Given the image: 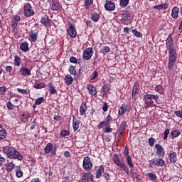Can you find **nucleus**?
<instances>
[{
    "instance_id": "obj_8",
    "label": "nucleus",
    "mask_w": 182,
    "mask_h": 182,
    "mask_svg": "<svg viewBox=\"0 0 182 182\" xmlns=\"http://www.w3.org/2000/svg\"><path fill=\"white\" fill-rule=\"evenodd\" d=\"M8 157L9 159H17V160H22L23 159V156L14 148L10 151V154H9Z\"/></svg>"
},
{
    "instance_id": "obj_9",
    "label": "nucleus",
    "mask_w": 182,
    "mask_h": 182,
    "mask_svg": "<svg viewBox=\"0 0 182 182\" xmlns=\"http://www.w3.org/2000/svg\"><path fill=\"white\" fill-rule=\"evenodd\" d=\"M155 149H156V155L158 156V157L159 159H163V157H164V155L166 154L163 146H161L160 144H156Z\"/></svg>"
},
{
    "instance_id": "obj_50",
    "label": "nucleus",
    "mask_w": 182,
    "mask_h": 182,
    "mask_svg": "<svg viewBox=\"0 0 182 182\" xmlns=\"http://www.w3.org/2000/svg\"><path fill=\"white\" fill-rule=\"evenodd\" d=\"M109 52H110V48L107 47V46H105L103 47L102 50V53L104 55H107V53H109Z\"/></svg>"
},
{
    "instance_id": "obj_19",
    "label": "nucleus",
    "mask_w": 182,
    "mask_h": 182,
    "mask_svg": "<svg viewBox=\"0 0 182 182\" xmlns=\"http://www.w3.org/2000/svg\"><path fill=\"white\" fill-rule=\"evenodd\" d=\"M128 105H122L119 110H118V115L119 116H123L126 112H129V109H127Z\"/></svg>"
},
{
    "instance_id": "obj_45",
    "label": "nucleus",
    "mask_w": 182,
    "mask_h": 182,
    "mask_svg": "<svg viewBox=\"0 0 182 182\" xmlns=\"http://www.w3.org/2000/svg\"><path fill=\"white\" fill-rule=\"evenodd\" d=\"M15 167V165L13 163H9L7 164L6 169L7 171H12Z\"/></svg>"
},
{
    "instance_id": "obj_35",
    "label": "nucleus",
    "mask_w": 182,
    "mask_h": 182,
    "mask_svg": "<svg viewBox=\"0 0 182 182\" xmlns=\"http://www.w3.org/2000/svg\"><path fill=\"white\" fill-rule=\"evenodd\" d=\"M99 18H100V15L98 14L97 13H94L91 14V19L94 22H98Z\"/></svg>"
},
{
    "instance_id": "obj_21",
    "label": "nucleus",
    "mask_w": 182,
    "mask_h": 182,
    "mask_svg": "<svg viewBox=\"0 0 182 182\" xmlns=\"http://www.w3.org/2000/svg\"><path fill=\"white\" fill-rule=\"evenodd\" d=\"M143 100L144 102L145 107H153L154 106V102L151 100H149L146 97H144Z\"/></svg>"
},
{
    "instance_id": "obj_51",
    "label": "nucleus",
    "mask_w": 182,
    "mask_h": 182,
    "mask_svg": "<svg viewBox=\"0 0 182 182\" xmlns=\"http://www.w3.org/2000/svg\"><path fill=\"white\" fill-rule=\"evenodd\" d=\"M105 126H109V123H107L105 120L99 124L98 129H103Z\"/></svg>"
},
{
    "instance_id": "obj_42",
    "label": "nucleus",
    "mask_w": 182,
    "mask_h": 182,
    "mask_svg": "<svg viewBox=\"0 0 182 182\" xmlns=\"http://www.w3.org/2000/svg\"><path fill=\"white\" fill-rule=\"evenodd\" d=\"M132 32L133 35H134L136 38H142L143 35H141V33H140L139 31H136V29L132 30Z\"/></svg>"
},
{
    "instance_id": "obj_59",
    "label": "nucleus",
    "mask_w": 182,
    "mask_h": 182,
    "mask_svg": "<svg viewBox=\"0 0 182 182\" xmlns=\"http://www.w3.org/2000/svg\"><path fill=\"white\" fill-rule=\"evenodd\" d=\"M103 176H104V178H105L106 181H110L111 180L110 174L105 172Z\"/></svg>"
},
{
    "instance_id": "obj_28",
    "label": "nucleus",
    "mask_w": 182,
    "mask_h": 182,
    "mask_svg": "<svg viewBox=\"0 0 182 182\" xmlns=\"http://www.w3.org/2000/svg\"><path fill=\"white\" fill-rule=\"evenodd\" d=\"M169 157L171 163L174 164L177 161V154L176 152L171 153Z\"/></svg>"
},
{
    "instance_id": "obj_41",
    "label": "nucleus",
    "mask_w": 182,
    "mask_h": 182,
    "mask_svg": "<svg viewBox=\"0 0 182 182\" xmlns=\"http://www.w3.org/2000/svg\"><path fill=\"white\" fill-rule=\"evenodd\" d=\"M6 131L5 129H1L0 131V140H4L6 137Z\"/></svg>"
},
{
    "instance_id": "obj_22",
    "label": "nucleus",
    "mask_w": 182,
    "mask_h": 182,
    "mask_svg": "<svg viewBox=\"0 0 182 182\" xmlns=\"http://www.w3.org/2000/svg\"><path fill=\"white\" fill-rule=\"evenodd\" d=\"M64 80L67 86H70V85L73 83V77H72V75H70V74H68L67 75H65Z\"/></svg>"
},
{
    "instance_id": "obj_36",
    "label": "nucleus",
    "mask_w": 182,
    "mask_h": 182,
    "mask_svg": "<svg viewBox=\"0 0 182 182\" xmlns=\"http://www.w3.org/2000/svg\"><path fill=\"white\" fill-rule=\"evenodd\" d=\"M68 72L70 75L76 76V69L75 68V66L70 65L68 68Z\"/></svg>"
},
{
    "instance_id": "obj_31",
    "label": "nucleus",
    "mask_w": 182,
    "mask_h": 182,
    "mask_svg": "<svg viewBox=\"0 0 182 182\" xmlns=\"http://www.w3.org/2000/svg\"><path fill=\"white\" fill-rule=\"evenodd\" d=\"M155 91L159 93V95H163L164 93V88L163 86L158 85L155 87Z\"/></svg>"
},
{
    "instance_id": "obj_55",
    "label": "nucleus",
    "mask_w": 182,
    "mask_h": 182,
    "mask_svg": "<svg viewBox=\"0 0 182 182\" xmlns=\"http://www.w3.org/2000/svg\"><path fill=\"white\" fill-rule=\"evenodd\" d=\"M174 114H176V116H177V117L182 119V111L181 110L174 111Z\"/></svg>"
},
{
    "instance_id": "obj_64",
    "label": "nucleus",
    "mask_w": 182,
    "mask_h": 182,
    "mask_svg": "<svg viewBox=\"0 0 182 182\" xmlns=\"http://www.w3.org/2000/svg\"><path fill=\"white\" fill-rule=\"evenodd\" d=\"M81 70H79V73H76L75 75V79H80L82 77V72H80Z\"/></svg>"
},
{
    "instance_id": "obj_20",
    "label": "nucleus",
    "mask_w": 182,
    "mask_h": 182,
    "mask_svg": "<svg viewBox=\"0 0 182 182\" xmlns=\"http://www.w3.org/2000/svg\"><path fill=\"white\" fill-rule=\"evenodd\" d=\"M144 97H146V99L149 100H154L156 102H159V95H151V94H146Z\"/></svg>"
},
{
    "instance_id": "obj_40",
    "label": "nucleus",
    "mask_w": 182,
    "mask_h": 182,
    "mask_svg": "<svg viewBox=\"0 0 182 182\" xmlns=\"http://www.w3.org/2000/svg\"><path fill=\"white\" fill-rule=\"evenodd\" d=\"M85 9H89L90 5H93V0H85Z\"/></svg>"
},
{
    "instance_id": "obj_60",
    "label": "nucleus",
    "mask_w": 182,
    "mask_h": 182,
    "mask_svg": "<svg viewBox=\"0 0 182 182\" xmlns=\"http://www.w3.org/2000/svg\"><path fill=\"white\" fill-rule=\"evenodd\" d=\"M70 63H77V59L76 58V57L71 56L70 58Z\"/></svg>"
},
{
    "instance_id": "obj_63",
    "label": "nucleus",
    "mask_w": 182,
    "mask_h": 182,
    "mask_svg": "<svg viewBox=\"0 0 182 182\" xmlns=\"http://www.w3.org/2000/svg\"><path fill=\"white\" fill-rule=\"evenodd\" d=\"M109 109V105H107V103L104 102V105L102 106V110L103 112H106Z\"/></svg>"
},
{
    "instance_id": "obj_33",
    "label": "nucleus",
    "mask_w": 182,
    "mask_h": 182,
    "mask_svg": "<svg viewBox=\"0 0 182 182\" xmlns=\"http://www.w3.org/2000/svg\"><path fill=\"white\" fill-rule=\"evenodd\" d=\"M127 126V123L126 122V121H122L119 125V131L124 132V130H126Z\"/></svg>"
},
{
    "instance_id": "obj_13",
    "label": "nucleus",
    "mask_w": 182,
    "mask_h": 182,
    "mask_svg": "<svg viewBox=\"0 0 182 182\" xmlns=\"http://www.w3.org/2000/svg\"><path fill=\"white\" fill-rule=\"evenodd\" d=\"M87 89L90 95V96H96L97 95V90H96V87L93 86L92 84H89L87 85Z\"/></svg>"
},
{
    "instance_id": "obj_1",
    "label": "nucleus",
    "mask_w": 182,
    "mask_h": 182,
    "mask_svg": "<svg viewBox=\"0 0 182 182\" xmlns=\"http://www.w3.org/2000/svg\"><path fill=\"white\" fill-rule=\"evenodd\" d=\"M166 45L169 53L168 69L171 70L177 60V53L174 50V40L171 36L167 38Z\"/></svg>"
},
{
    "instance_id": "obj_53",
    "label": "nucleus",
    "mask_w": 182,
    "mask_h": 182,
    "mask_svg": "<svg viewBox=\"0 0 182 182\" xmlns=\"http://www.w3.org/2000/svg\"><path fill=\"white\" fill-rule=\"evenodd\" d=\"M149 146L151 147H153V146H154V143H156V139L151 137L149 139Z\"/></svg>"
},
{
    "instance_id": "obj_7",
    "label": "nucleus",
    "mask_w": 182,
    "mask_h": 182,
    "mask_svg": "<svg viewBox=\"0 0 182 182\" xmlns=\"http://www.w3.org/2000/svg\"><path fill=\"white\" fill-rule=\"evenodd\" d=\"M93 56V48L92 47L87 48L84 50L82 53V58L85 60H90V58Z\"/></svg>"
},
{
    "instance_id": "obj_15",
    "label": "nucleus",
    "mask_w": 182,
    "mask_h": 182,
    "mask_svg": "<svg viewBox=\"0 0 182 182\" xmlns=\"http://www.w3.org/2000/svg\"><path fill=\"white\" fill-rule=\"evenodd\" d=\"M41 23L46 26V28H49L51 25V20L49 19V16L42 17L41 18Z\"/></svg>"
},
{
    "instance_id": "obj_54",
    "label": "nucleus",
    "mask_w": 182,
    "mask_h": 182,
    "mask_svg": "<svg viewBox=\"0 0 182 182\" xmlns=\"http://www.w3.org/2000/svg\"><path fill=\"white\" fill-rule=\"evenodd\" d=\"M110 90V86L109 85H105L102 87V92L107 93Z\"/></svg>"
},
{
    "instance_id": "obj_5",
    "label": "nucleus",
    "mask_w": 182,
    "mask_h": 182,
    "mask_svg": "<svg viewBox=\"0 0 182 182\" xmlns=\"http://www.w3.org/2000/svg\"><path fill=\"white\" fill-rule=\"evenodd\" d=\"M119 15L122 18V23H127V22L132 19V14L129 12L122 11Z\"/></svg>"
},
{
    "instance_id": "obj_61",
    "label": "nucleus",
    "mask_w": 182,
    "mask_h": 182,
    "mask_svg": "<svg viewBox=\"0 0 182 182\" xmlns=\"http://www.w3.org/2000/svg\"><path fill=\"white\" fill-rule=\"evenodd\" d=\"M23 117H24L23 122H28V119L30 117V114L28 112H25L24 114H23Z\"/></svg>"
},
{
    "instance_id": "obj_30",
    "label": "nucleus",
    "mask_w": 182,
    "mask_h": 182,
    "mask_svg": "<svg viewBox=\"0 0 182 182\" xmlns=\"http://www.w3.org/2000/svg\"><path fill=\"white\" fill-rule=\"evenodd\" d=\"M180 134H181V132H180V131H178V129H174L171 132V136L172 137L171 139H176L178 136H180Z\"/></svg>"
},
{
    "instance_id": "obj_6",
    "label": "nucleus",
    "mask_w": 182,
    "mask_h": 182,
    "mask_svg": "<svg viewBox=\"0 0 182 182\" xmlns=\"http://www.w3.org/2000/svg\"><path fill=\"white\" fill-rule=\"evenodd\" d=\"M23 14L25 16H32L35 14V11L32 9L31 4H26L24 6Z\"/></svg>"
},
{
    "instance_id": "obj_11",
    "label": "nucleus",
    "mask_w": 182,
    "mask_h": 182,
    "mask_svg": "<svg viewBox=\"0 0 182 182\" xmlns=\"http://www.w3.org/2000/svg\"><path fill=\"white\" fill-rule=\"evenodd\" d=\"M82 182H94L93 181V176L92 173L87 172L82 175Z\"/></svg>"
},
{
    "instance_id": "obj_57",
    "label": "nucleus",
    "mask_w": 182,
    "mask_h": 182,
    "mask_svg": "<svg viewBox=\"0 0 182 182\" xmlns=\"http://www.w3.org/2000/svg\"><path fill=\"white\" fill-rule=\"evenodd\" d=\"M6 93V87H0V95H5Z\"/></svg>"
},
{
    "instance_id": "obj_32",
    "label": "nucleus",
    "mask_w": 182,
    "mask_h": 182,
    "mask_svg": "<svg viewBox=\"0 0 182 182\" xmlns=\"http://www.w3.org/2000/svg\"><path fill=\"white\" fill-rule=\"evenodd\" d=\"M118 167H120V168H122L125 174H129V168H127V165H126V164L122 163L120 165L118 166Z\"/></svg>"
},
{
    "instance_id": "obj_24",
    "label": "nucleus",
    "mask_w": 182,
    "mask_h": 182,
    "mask_svg": "<svg viewBox=\"0 0 182 182\" xmlns=\"http://www.w3.org/2000/svg\"><path fill=\"white\" fill-rule=\"evenodd\" d=\"M86 110H87V105L86 102H84L81 105L80 108V116H83L86 113Z\"/></svg>"
},
{
    "instance_id": "obj_43",
    "label": "nucleus",
    "mask_w": 182,
    "mask_h": 182,
    "mask_svg": "<svg viewBox=\"0 0 182 182\" xmlns=\"http://www.w3.org/2000/svg\"><path fill=\"white\" fill-rule=\"evenodd\" d=\"M97 76H99V73H97V71H93L90 77V80H95L97 77Z\"/></svg>"
},
{
    "instance_id": "obj_12",
    "label": "nucleus",
    "mask_w": 182,
    "mask_h": 182,
    "mask_svg": "<svg viewBox=\"0 0 182 182\" xmlns=\"http://www.w3.org/2000/svg\"><path fill=\"white\" fill-rule=\"evenodd\" d=\"M50 8L52 11H61L62 6L60 4H59V2L52 1L50 4Z\"/></svg>"
},
{
    "instance_id": "obj_62",
    "label": "nucleus",
    "mask_w": 182,
    "mask_h": 182,
    "mask_svg": "<svg viewBox=\"0 0 182 182\" xmlns=\"http://www.w3.org/2000/svg\"><path fill=\"white\" fill-rule=\"evenodd\" d=\"M105 133H112V132H113V129L109 127H107L105 128Z\"/></svg>"
},
{
    "instance_id": "obj_38",
    "label": "nucleus",
    "mask_w": 182,
    "mask_h": 182,
    "mask_svg": "<svg viewBox=\"0 0 182 182\" xmlns=\"http://www.w3.org/2000/svg\"><path fill=\"white\" fill-rule=\"evenodd\" d=\"M147 176L152 181H156V180H157V175H156L155 173H148Z\"/></svg>"
},
{
    "instance_id": "obj_29",
    "label": "nucleus",
    "mask_w": 182,
    "mask_h": 182,
    "mask_svg": "<svg viewBox=\"0 0 182 182\" xmlns=\"http://www.w3.org/2000/svg\"><path fill=\"white\" fill-rule=\"evenodd\" d=\"M48 90L50 92V95H56V93H58V91L56 90V89H55V87H53V85H52V83H49Z\"/></svg>"
},
{
    "instance_id": "obj_56",
    "label": "nucleus",
    "mask_w": 182,
    "mask_h": 182,
    "mask_svg": "<svg viewBox=\"0 0 182 182\" xmlns=\"http://www.w3.org/2000/svg\"><path fill=\"white\" fill-rule=\"evenodd\" d=\"M164 134V140H166L167 137H168V134H170V129H165Z\"/></svg>"
},
{
    "instance_id": "obj_39",
    "label": "nucleus",
    "mask_w": 182,
    "mask_h": 182,
    "mask_svg": "<svg viewBox=\"0 0 182 182\" xmlns=\"http://www.w3.org/2000/svg\"><path fill=\"white\" fill-rule=\"evenodd\" d=\"M127 164L129 165L130 168H133L134 167L133 161H132V156H130V155L127 156Z\"/></svg>"
},
{
    "instance_id": "obj_27",
    "label": "nucleus",
    "mask_w": 182,
    "mask_h": 182,
    "mask_svg": "<svg viewBox=\"0 0 182 182\" xmlns=\"http://www.w3.org/2000/svg\"><path fill=\"white\" fill-rule=\"evenodd\" d=\"M105 173V168L103 166H100L98 169L96 171V178H100V176H102V173Z\"/></svg>"
},
{
    "instance_id": "obj_26",
    "label": "nucleus",
    "mask_w": 182,
    "mask_h": 182,
    "mask_svg": "<svg viewBox=\"0 0 182 182\" xmlns=\"http://www.w3.org/2000/svg\"><path fill=\"white\" fill-rule=\"evenodd\" d=\"M154 9H159V11L161 9H167V8H168V4L164 3L162 4H159V5L154 6Z\"/></svg>"
},
{
    "instance_id": "obj_48",
    "label": "nucleus",
    "mask_w": 182,
    "mask_h": 182,
    "mask_svg": "<svg viewBox=\"0 0 182 182\" xmlns=\"http://www.w3.org/2000/svg\"><path fill=\"white\" fill-rule=\"evenodd\" d=\"M70 134V132L68 130H62L60 132V136H62V137H66V136H69Z\"/></svg>"
},
{
    "instance_id": "obj_52",
    "label": "nucleus",
    "mask_w": 182,
    "mask_h": 182,
    "mask_svg": "<svg viewBox=\"0 0 182 182\" xmlns=\"http://www.w3.org/2000/svg\"><path fill=\"white\" fill-rule=\"evenodd\" d=\"M14 62L16 66H19L21 65V58H19L18 55H16Z\"/></svg>"
},
{
    "instance_id": "obj_46",
    "label": "nucleus",
    "mask_w": 182,
    "mask_h": 182,
    "mask_svg": "<svg viewBox=\"0 0 182 182\" xmlns=\"http://www.w3.org/2000/svg\"><path fill=\"white\" fill-rule=\"evenodd\" d=\"M34 87L35 89H43V87H46V83L35 84Z\"/></svg>"
},
{
    "instance_id": "obj_49",
    "label": "nucleus",
    "mask_w": 182,
    "mask_h": 182,
    "mask_svg": "<svg viewBox=\"0 0 182 182\" xmlns=\"http://www.w3.org/2000/svg\"><path fill=\"white\" fill-rule=\"evenodd\" d=\"M23 52H29V43L28 42H23Z\"/></svg>"
},
{
    "instance_id": "obj_44",
    "label": "nucleus",
    "mask_w": 182,
    "mask_h": 182,
    "mask_svg": "<svg viewBox=\"0 0 182 182\" xmlns=\"http://www.w3.org/2000/svg\"><path fill=\"white\" fill-rule=\"evenodd\" d=\"M44 100H45V98H44L43 97L37 98V99L35 100V105H42V103H43Z\"/></svg>"
},
{
    "instance_id": "obj_3",
    "label": "nucleus",
    "mask_w": 182,
    "mask_h": 182,
    "mask_svg": "<svg viewBox=\"0 0 182 182\" xmlns=\"http://www.w3.org/2000/svg\"><path fill=\"white\" fill-rule=\"evenodd\" d=\"M56 151L57 147L55 146L53 148V143H48L44 148V153L46 154H49V153H51V156H53V157H55V156H56Z\"/></svg>"
},
{
    "instance_id": "obj_10",
    "label": "nucleus",
    "mask_w": 182,
    "mask_h": 182,
    "mask_svg": "<svg viewBox=\"0 0 182 182\" xmlns=\"http://www.w3.org/2000/svg\"><path fill=\"white\" fill-rule=\"evenodd\" d=\"M140 90V85L139 82H135L132 89V99L133 100H136L137 99V93H139V91Z\"/></svg>"
},
{
    "instance_id": "obj_37",
    "label": "nucleus",
    "mask_w": 182,
    "mask_h": 182,
    "mask_svg": "<svg viewBox=\"0 0 182 182\" xmlns=\"http://www.w3.org/2000/svg\"><path fill=\"white\" fill-rule=\"evenodd\" d=\"M129 1L130 0H120L119 1L120 6H122V8H126V6L129 5Z\"/></svg>"
},
{
    "instance_id": "obj_2",
    "label": "nucleus",
    "mask_w": 182,
    "mask_h": 182,
    "mask_svg": "<svg viewBox=\"0 0 182 182\" xmlns=\"http://www.w3.org/2000/svg\"><path fill=\"white\" fill-rule=\"evenodd\" d=\"M93 167V161L89 156H86L83 159L82 162V168L85 170V171H90Z\"/></svg>"
},
{
    "instance_id": "obj_18",
    "label": "nucleus",
    "mask_w": 182,
    "mask_h": 182,
    "mask_svg": "<svg viewBox=\"0 0 182 182\" xmlns=\"http://www.w3.org/2000/svg\"><path fill=\"white\" fill-rule=\"evenodd\" d=\"M180 12V9L178 7L175 6L172 9L171 16L173 19H178V14Z\"/></svg>"
},
{
    "instance_id": "obj_4",
    "label": "nucleus",
    "mask_w": 182,
    "mask_h": 182,
    "mask_svg": "<svg viewBox=\"0 0 182 182\" xmlns=\"http://www.w3.org/2000/svg\"><path fill=\"white\" fill-rule=\"evenodd\" d=\"M149 163L151 166H154V167H163V166L166 165V161L163 158L153 159L149 161Z\"/></svg>"
},
{
    "instance_id": "obj_34",
    "label": "nucleus",
    "mask_w": 182,
    "mask_h": 182,
    "mask_svg": "<svg viewBox=\"0 0 182 182\" xmlns=\"http://www.w3.org/2000/svg\"><path fill=\"white\" fill-rule=\"evenodd\" d=\"M13 149L14 148H12L11 146H6L3 148V151H4V153H6V154H7V156H9L11 151H12Z\"/></svg>"
},
{
    "instance_id": "obj_16",
    "label": "nucleus",
    "mask_w": 182,
    "mask_h": 182,
    "mask_svg": "<svg viewBox=\"0 0 182 182\" xmlns=\"http://www.w3.org/2000/svg\"><path fill=\"white\" fill-rule=\"evenodd\" d=\"M68 32L70 38H76L77 32L76 29L73 28V24H70V27L68 28Z\"/></svg>"
},
{
    "instance_id": "obj_47",
    "label": "nucleus",
    "mask_w": 182,
    "mask_h": 182,
    "mask_svg": "<svg viewBox=\"0 0 182 182\" xmlns=\"http://www.w3.org/2000/svg\"><path fill=\"white\" fill-rule=\"evenodd\" d=\"M31 75V68H23V76Z\"/></svg>"
},
{
    "instance_id": "obj_23",
    "label": "nucleus",
    "mask_w": 182,
    "mask_h": 182,
    "mask_svg": "<svg viewBox=\"0 0 182 182\" xmlns=\"http://www.w3.org/2000/svg\"><path fill=\"white\" fill-rule=\"evenodd\" d=\"M80 123V122L79 121H77V119L76 118V117H73V127L74 132H77V130L79 129Z\"/></svg>"
},
{
    "instance_id": "obj_25",
    "label": "nucleus",
    "mask_w": 182,
    "mask_h": 182,
    "mask_svg": "<svg viewBox=\"0 0 182 182\" xmlns=\"http://www.w3.org/2000/svg\"><path fill=\"white\" fill-rule=\"evenodd\" d=\"M113 160L114 163L118 166H120L122 163H123L120 161V156H119V155L116 154L113 155Z\"/></svg>"
},
{
    "instance_id": "obj_17",
    "label": "nucleus",
    "mask_w": 182,
    "mask_h": 182,
    "mask_svg": "<svg viewBox=\"0 0 182 182\" xmlns=\"http://www.w3.org/2000/svg\"><path fill=\"white\" fill-rule=\"evenodd\" d=\"M28 39L31 43L36 42V41H38V32L33 33V31H31Z\"/></svg>"
},
{
    "instance_id": "obj_14",
    "label": "nucleus",
    "mask_w": 182,
    "mask_h": 182,
    "mask_svg": "<svg viewBox=\"0 0 182 182\" xmlns=\"http://www.w3.org/2000/svg\"><path fill=\"white\" fill-rule=\"evenodd\" d=\"M105 8L106 11H114V9H116V6H114V3L110 1H106Z\"/></svg>"
},
{
    "instance_id": "obj_58",
    "label": "nucleus",
    "mask_w": 182,
    "mask_h": 182,
    "mask_svg": "<svg viewBox=\"0 0 182 182\" xmlns=\"http://www.w3.org/2000/svg\"><path fill=\"white\" fill-rule=\"evenodd\" d=\"M16 177H22L23 176V172L21 171V169H17L16 171Z\"/></svg>"
}]
</instances>
